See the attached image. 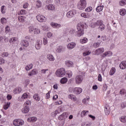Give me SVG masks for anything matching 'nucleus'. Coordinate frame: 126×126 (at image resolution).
<instances>
[{
	"label": "nucleus",
	"instance_id": "nucleus-1",
	"mask_svg": "<svg viewBox=\"0 0 126 126\" xmlns=\"http://www.w3.org/2000/svg\"><path fill=\"white\" fill-rule=\"evenodd\" d=\"M84 26L83 25L78 24L77 25V31H75V30L71 29L69 33L72 36H77V37H81L83 34H84Z\"/></svg>",
	"mask_w": 126,
	"mask_h": 126
},
{
	"label": "nucleus",
	"instance_id": "nucleus-2",
	"mask_svg": "<svg viewBox=\"0 0 126 126\" xmlns=\"http://www.w3.org/2000/svg\"><path fill=\"white\" fill-rule=\"evenodd\" d=\"M57 76L58 77H63L65 75V70L63 68L58 69L55 72Z\"/></svg>",
	"mask_w": 126,
	"mask_h": 126
},
{
	"label": "nucleus",
	"instance_id": "nucleus-3",
	"mask_svg": "<svg viewBox=\"0 0 126 126\" xmlns=\"http://www.w3.org/2000/svg\"><path fill=\"white\" fill-rule=\"evenodd\" d=\"M36 19L39 22H46V20H47L45 16L40 14L36 16Z\"/></svg>",
	"mask_w": 126,
	"mask_h": 126
},
{
	"label": "nucleus",
	"instance_id": "nucleus-4",
	"mask_svg": "<svg viewBox=\"0 0 126 126\" xmlns=\"http://www.w3.org/2000/svg\"><path fill=\"white\" fill-rule=\"evenodd\" d=\"M13 124L14 126H20L24 125V121H23V120H21L20 119H16L14 120Z\"/></svg>",
	"mask_w": 126,
	"mask_h": 126
},
{
	"label": "nucleus",
	"instance_id": "nucleus-5",
	"mask_svg": "<svg viewBox=\"0 0 126 126\" xmlns=\"http://www.w3.org/2000/svg\"><path fill=\"white\" fill-rule=\"evenodd\" d=\"M76 84H80L83 80V76L81 75H78L76 76L75 79Z\"/></svg>",
	"mask_w": 126,
	"mask_h": 126
},
{
	"label": "nucleus",
	"instance_id": "nucleus-6",
	"mask_svg": "<svg viewBox=\"0 0 126 126\" xmlns=\"http://www.w3.org/2000/svg\"><path fill=\"white\" fill-rule=\"evenodd\" d=\"M67 117H68V113L67 112H64L59 117L58 119L60 121H64L65 119H66Z\"/></svg>",
	"mask_w": 126,
	"mask_h": 126
},
{
	"label": "nucleus",
	"instance_id": "nucleus-7",
	"mask_svg": "<svg viewBox=\"0 0 126 126\" xmlns=\"http://www.w3.org/2000/svg\"><path fill=\"white\" fill-rule=\"evenodd\" d=\"M42 45H43V42H42V40H37L35 45L36 50H40V49H41V47H42Z\"/></svg>",
	"mask_w": 126,
	"mask_h": 126
},
{
	"label": "nucleus",
	"instance_id": "nucleus-8",
	"mask_svg": "<svg viewBox=\"0 0 126 126\" xmlns=\"http://www.w3.org/2000/svg\"><path fill=\"white\" fill-rule=\"evenodd\" d=\"M104 51L105 49H104V48H98L95 51L94 55H97L98 56L101 54H103V53H104Z\"/></svg>",
	"mask_w": 126,
	"mask_h": 126
},
{
	"label": "nucleus",
	"instance_id": "nucleus-9",
	"mask_svg": "<svg viewBox=\"0 0 126 126\" xmlns=\"http://www.w3.org/2000/svg\"><path fill=\"white\" fill-rule=\"evenodd\" d=\"M104 112L105 113V115L108 116V115L110 114V106L108 104H106L104 106Z\"/></svg>",
	"mask_w": 126,
	"mask_h": 126
},
{
	"label": "nucleus",
	"instance_id": "nucleus-10",
	"mask_svg": "<svg viewBox=\"0 0 126 126\" xmlns=\"http://www.w3.org/2000/svg\"><path fill=\"white\" fill-rule=\"evenodd\" d=\"M75 46H76V44L74 42H71L67 45V48L69 50H72V49L74 48L75 47Z\"/></svg>",
	"mask_w": 126,
	"mask_h": 126
},
{
	"label": "nucleus",
	"instance_id": "nucleus-11",
	"mask_svg": "<svg viewBox=\"0 0 126 126\" xmlns=\"http://www.w3.org/2000/svg\"><path fill=\"white\" fill-rule=\"evenodd\" d=\"M73 92L75 94H80L82 92V89L81 88H74Z\"/></svg>",
	"mask_w": 126,
	"mask_h": 126
},
{
	"label": "nucleus",
	"instance_id": "nucleus-12",
	"mask_svg": "<svg viewBox=\"0 0 126 126\" xmlns=\"http://www.w3.org/2000/svg\"><path fill=\"white\" fill-rule=\"evenodd\" d=\"M30 110V108H29V106H25L24 108L22 109V112L23 114H27Z\"/></svg>",
	"mask_w": 126,
	"mask_h": 126
},
{
	"label": "nucleus",
	"instance_id": "nucleus-13",
	"mask_svg": "<svg viewBox=\"0 0 126 126\" xmlns=\"http://www.w3.org/2000/svg\"><path fill=\"white\" fill-rule=\"evenodd\" d=\"M22 91V89L21 87H18L15 88L13 92L14 94H19Z\"/></svg>",
	"mask_w": 126,
	"mask_h": 126
},
{
	"label": "nucleus",
	"instance_id": "nucleus-14",
	"mask_svg": "<svg viewBox=\"0 0 126 126\" xmlns=\"http://www.w3.org/2000/svg\"><path fill=\"white\" fill-rule=\"evenodd\" d=\"M111 54H112V53L110 51H107L101 55V57L102 59H104L105 57H110V56H111Z\"/></svg>",
	"mask_w": 126,
	"mask_h": 126
},
{
	"label": "nucleus",
	"instance_id": "nucleus-15",
	"mask_svg": "<svg viewBox=\"0 0 126 126\" xmlns=\"http://www.w3.org/2000/svg\"><path fill=\"white\" fill-rule=\"evenodd\" d=\"M120 67L121 69H125L126 68V61L121 62L120 64Z\"/></svg>",
	"mask_w": 126,
	"mask_h": 126
},
{
	"label": "nucleus",
	"instance_id": "nucleus-16",
	"mask_svg": "<svg viewBox=\"0 0 126 126\" xmlns=\"http://www.w3.org/2000/svg\"><path fill=\"white\" fill-rule=\"evenodd\" d=\"M73 15H74L73 11H70L66 14V16L68 18H71V17H73Z\"/></svg>",
	"mask_w": 126,
	"mask_h": 126
},
{
	"label": "nucleus",
	"instance_id": "nucleus-17",
	"mask_svg": "<svg viewBox=\"0 0 126 126\" xmlns=\"http://www.w3.org/2000/svg\"><path fill=\"white\" fill-rule=\"evenodd\" d=\"M101 24V21H96L95 22H93V26H91L92 28H94L96 26H99V25Z\"/></svg>",
	"mask_w": 126,
	"mask_h": 126
},
{
	"label": "nucleus",
	"instance_id": "nucleus-18",
	"mask_svg": "<svg viewBox=\"0 0 126 126\" xmlns=\"http://www.w3.org/2000/svg\"><path fill=\"white\" fill-rule=\"evenodd\" d=\"M38 74V72L36 69H33L31 72L28 73V75L30 76H32V75H36Z\"/></svg>",
	"mask_w": 126,
	"mask_h": 126
},
{
	"label": "nucleus",
	"instance_id": "nucleus-19",
	"mask_svg": "<svg viewBox=\"0 0 126 126\" xmlns=\"http://www.w3.org/2000/svg\"><path fill=\"white\" fill-rule=\"evenodd\" d=\"M28 122H30V123H35L36 121H37V118L36 117H31L30 118H28Z\"/></svg>",
	"mask_w": 126,
	"mask_h": 126
},
{
	"label": "nucleus",
	"instance_id": "nucleus-20",
	"mask_svg": "<svg viewBox=\"0 0 126 126\" xmlns=\"http://www.w3.org/2000/svg\"><path fill=\"white\" fill-rule=\"evenodd\" d=\"M47 58L49 61H50V62H54L55 61V57L52 55L48 54L47 56Z\"/></svg>",
	"mask_w": 126,
	"mask_h": 126
},
{
	"label": "nucleus",
	"instance_id": "nucleus-21",
	"mask_svg": "<svg viewBox=\"0 0 126 126\" xmlns=\"http://www.w3.org/2000/svg\"><path fill=\"white\" fill-rule=\"evenodd\" d=\"M56 51L57 53H62L63 51V47L62 46H59L56 48Z\"/></svg>",
	"mask_w": 126,
	"mask_h": 126
},
{
	"label": "nucleus",
	"instance_id": "nucleus-22",
	"mask_svg": "<svg viewBox=\"0 0 126 126\" xmlns=\"http://www.w3.org/2000/svg\"><path fill=\"white\" fill-rule=\"evenodd\" d=\"M46 8H47L48 10H54V9H55V6L52 4H49L46 5Z\"/></svg>",
	"mask_w": 126,
	"mask_h": 126
},
{
	"label": "nucleus",
	"instance_id": "nucleus-23",
	"mask_svg": "<svg viewBox=\"0 0 126 126\" xmlns=\"http://www.w3.org/2000/svg\"><path fill=\"white\" fill-rule=\"evenodd\" d=\"M16 41H17V38L12 37L9 40V43H10V44H14Z\"/></svg>",
	"mask_w": 126,
	"mask_h": 126
},
{
	"label": "nucleus",
	"instance_id": "nucleus-24",
	"mask_svg": "<svg viewBox=\"0 0 126 126\" xmlns=\"http://www.w3.org/2000/svg\"><path fill=\"white\" fill-rule=\"evenodd\" d=\"M33 98L34 100L37 101L38 102L40 100V95H39L38 94H35L33 96Z\"/></svg>",
	"mask_w": 126,
	"mask_h": 126
},
{
	"label": "nucleus",
	"instance_id": "nucleus-25",
	"mask_svg": "<svg viewBox=\"0 0 126 126\" xmlns=\"http://www.w3.org/2000/svg\"><path fill=\"white\" fill-rule=\"evenodd\" d=\"M22 45L24 47H28V46H29V43L27 40H23V41H22Z\"/></svg>",
	"mask_w": 126,
	"mask_h": 126
},
{
	"label": "nucleus",
	"instance_id": "nucleus-26",
	"mask_svg": "<svg viewBox=\"0 0 126 126\" xmlns=\"http://www.w3.org/2000/svg\"><path fill=\"white\" fill-rule=\"evenodd\" d=\"M68 98L69 99H71V100H72V101H74V102H75V101H76V96L73 95V94H69L68 96Z\"/></svg>",
	"mask_w": 126,
	"mask_h": 126
},
{
	"label": "nucleus",
	"instance_id": "nucleus-27",
	"mask_svg": "<svg viewBox=\"0 0 126 126\" xmlns=\"http://www.w3.org/2000/svg\"><path fill=\"white\" fill-rule=\"evenodd\" d=\"M51 25L52 26V27H53V28H59V27H61V24L55 23H51Z\"/></svg>",
	"mask_w": 126,
	"mask_h": 126
},
{
	"label": "nucleus",
	"instance_id": "nucleus-28",
	"mask_svg": "<svg viewBox=\"0 0 126 126\" xmlns=\"http://www.w3.org/2000/svg\"><path fill=\"white\" fill-rule=\"evenodd\" d=\"M126 10L125 9H121L120 10V14L122 15V16H124L126 15Z\"/></svg>",
	"mask_w": 126,
	"mask_h": 126
},
{
	"label": "nucleus",
	"instance_id": "nucleus-29",
	"mask_svg": "<svg viewBox=\"0 0 126 126\" xmlns=\"http://www.w3.org/2000/svg\"><path fill=\"white\" fill-rule=\"evenodd\" d=\"M67 82V78H63L60 80V83L62 84H65V83H66Z\"/></svg>",
	"mask_w": 126,
	"mask_h": 126
},
{
	"label": "nucleus",
	"instance_id": "nucleus-30",
	"mask_svg": "<svg viewBox=\"0 0 126 126\" xmlns=\"http://www.w3.org/2000/svg\"><path fill=\"white\" fill-rule=\"evenodd\" d=\"M65 64L66 65V66H73V63H72V62L71 61H67L65 63Z\"/></svg>",
	"mask_w": 126,
	"mask_h": 126
},
{
	"label": "nucleus",
	"instance_id": "nucleus-31",
	"mask_svg": "<svg viewBox=\"0 0 126 126\" xmlns=\"http://www.w3.org/2000/svg\"><path fill=\"white\" fill-rule=\"evenodd\" d=\"M103 8L104 6H98L96 7V10L97 12H100V11H102V10H103Z\"/></svg>",
	"mask_w": 126,
	"mask_h": 126
},
{
	"label": "nucleus",
	"instance_id": "nucleus-32",
	"mask_svg": "<svg viewBox=\"0 0 126 126\" xmlns=\"http://www.w3.org/2000/svg\"><path fill=\"white\" fill-rule=\"evenodd\" d=\"M87 42H88V39L86 37H84L80 40V43H81V44H85L86 43H87Z\"/></svg>",
	"mask_w": 126,
	"mask_h": 126
},
{
	"label": "nucleus",
	"instance_id": "nucleus-33",
	"mask_svg": "<svg viewBox=\"0 0 126 126\" xmlns=\"http://www.w3.org/2000/svg\"><path fill=\"white\" fill-rule=\"evenodd\" d=\"M99 29L101 31H103V30H105V25L102 24V23L101 22L99 25Z\"/></svg>",
	"mask_w": 126,
	"mask_h": 126
},
{
	"label": "nucleus",
	"instance_id": "nucleus-34",
	"mask_svg": "<svg viewBox=\"0 0 126 126\" xmlns=\"http://www.w3.org/2000/svg\"><path fill=\"white\" fill-rule=\"evenodd\" d=\"M6 10V7L4 5H2L1 7V13L4 14L5 13V11Z\"/></svg>",
	"mask_w": 126,
	"mask_h": 126
},
{
	"label": "nucleus",
	"instance_id": "nucleus-35",
	"mask_svg": "<svg viewBox=\"0 0 126 126\" xmlns=\"http://www.w3.org/2000/svg\"><path fill=\"white\" fill-rule=\"evenodd\" d=\"M115 72H116V68L113 67L109 72L110 75H114L115 74Z\"/></svg>",
	"mask_w": 126,
	"mask_h": 126
},
{
	"label": "nucleus",
	"instance_id": "nucleus-36",
	"mask_svg": "<svg viewBox=\"0 0 126 126\" xmlns=\"http://www.w3.org/2000/svg\"><path fill=\"white\" fill-rule=\"evenodd\" d=\"M18 19L20 22H23L25 19V17H24V16H19L18 17Z\"/></svg>",
	"mask_w": 126,
	"mask_h": 126
},
{
	"label": "nucleus",
	"instance_id": "nucleus-37",
	"mask_svg": "<svg viewBox=\"0 0 126 126\" xmlns=\"http://www.w3.org/2000/svg\"><path fill=\"white\" fill-rule=\"evenodd\" d=\"M88 113H89V111L83 110L81 113V117H85V116H87Z\"/></svg>",
	"mask_w": 126,
	"mask_h": 126
},
{
	"label": "nucleus",
	"instance_id": "nucleus-38",
	"mask_svg": "<svg viewBox=\"0 0 126 126\" xmlns=\"http://www.w3.org/2000/svg\"><path fill=\"white\" fill-rule=\"evenodd\" d=\"M89 100H90V98L88 97V98H86L83 99V103L84 104H88V102H89Z\"/></svg>",
	"mask_w": 126,
	"mask_h": 126
},
{
	"label": "nucleus",
	"instance_id": "nucleus-39",
	"mask_svg": "<svg viewBox=\"0 0 126 126\" xmlns=\"http://www.w3.org/2000/svg\"><path fill=\"white\" fill-rule=\"evenodd\" d=\"M32 67H33V65L32 64H30L29 65H28L27 66H26L25 67V69L28 71V70H30V69H31L32 68Z\"/></svg>",
	"mask_w": 126,
	"mask_h": 126
},
{
	"label": "nucleus",
	"instance_id": "nucleus-40",
	"mask_svg": "<svg viewBox=\"0 0 126 126\" xmlns=\"http://www.w3.org/2000/svg\"><path fill=\"white\" fill-rule=\"evenodd\" d=\"M85 6H84L83 5H82L81 4H80L78 5V8L80 9V10H83V9H84L85 8Z\"/></svg>",
	"mask_w": 126,
	"mask_h": 126
},
{
	"label": "nucleus",
	"instance_id": "nucleus-41",
	"mask_svg": "<svg viewBox=\"0 0 126 126\" xmlns=\"http://www.w3.org/2000/svg\"><path fill=\"white\" fill-rule=\"evenodd\" d=\"M122 123H126V116H122L120 119Z\"/></svg>",
	"mask_w": 126,
	"mask_h": 126
},
{
	"label": "nucleus",
	"instance_id": "nucleus-42",
	"mask_svg": "<svg viewBox=\"0 0 126 126\" xmlns=\"http://www.w3.org/2000/svg\"><path fill=\"white\" fill-rule=\"evenodd\" d=\"M80 4H82V5L86 7V4H87L86 0H80Z\"/></svg>",
	"mask_w": 126,
	"mask_h": 126
},
{
	"label": "nucleus",
	"instance_id": "nucleus-43",
	"mask_svg": "<svg viewBox=\"0 0 126 126\" xmlns=\"http://www.w3.org/2000/svg\"><path fill=\"white\" fill-rule=\"evenodd\" d=\"M120 5H126V0H121L119 2Z\"/></svg>",
	"mask_w": 126,
	"mask_h": 126
},
{
	"label": "nucleus",
	"instance_id": "nucleus-44",
	"mask_svg": "<svg viewBox=\"0 0 126 126\" xmlns=\"http://www.w3.org/2000/svg\"><path fill=\"white\" fill-rule=\"evenodd\" d=\"M10 105V102H8L6 103L3 106V108L4 109V110H7Z\"/></svg>",
	"mask_w": 126,
	"mask_h": 126
},
{
	"label": "nucleus",
	"instance_id": "nucleus-45",
	"mask_svg": "<svg viewBox=\"0 0 126 126\" xmlns=\"http://www.w3.org/2000/svg\"><path fill=\"white\" fill-rule=\"evenodd\" d=\"M0 22L2 24H5L7 22L6 19L5 18H2L0 20Z\"/></svg>",
	"mask_w": 126,
	"mask_h": 126
},
{
	"label": "nucleus",
	"instance_id": "nucleus-46",
	"mask_svg": "<svg viewBox=\"0 0 126 126\" xmlns=\"http://www.w3.org/2000/svg\"><path fill=\"white\" fill-rule=\"evenodd\" d=\"M41 33V31L38 29H34V34H40Z\"/></svg>",
	"mask_w": 126,
	"mask_h": 126
},
{
	"label": "nucleus",
	"instance_id": "nucleus-47",
	"mask_svg": "<svg viewBox=\"0 0 126 126\" xmlns=\"http://www.w3.org/2000/svg\"><path fill=\"white\" fill-rule=\"evenodd\" d=\"M91 54V52L90 51H86L83 53V56L84 57H86V56H88Z\"/></svg>",
	"mask_w": 126,
	"mask_h": 126
},
{
	"label": "nucleus",
	"instance_id": "nucleus-48",
	"mask_svg": "<svg viewBox=\"0 0 126 126\" xmlns=\"http://www.w3.org/2000/svg\"><path fill=\"white\" fill-rule=\"evenodd\" d=\"M67 75L68 76V77H71V76H72V72H71V71L70 70H68L67 71V73H66Z\"/></svg>",
	"mask_w": 126,
	"mask_h": 126
},
{
	"label": "nucleus",
	"instance_id": "nucleus-49",
	"mask_svg": "<svg viewBox=\"0 0 126 126\" xmlns=\"http://www.w3.org/2000/svg\"><path fill=\"white\" fill-rule=\"evenodd\" d=\"M36 6L38 8H39V7H41V6H42V3L41 2V1H37Z\"/></svg>",
	"mask_w": 126,
	"mask_h": 126
},
{
	"label": "nucleus",
	"instance_id": "nucleus-50",
	"mask_svg": "<svg viewBox=\"0 0 126 126\" xmlns=\"http://www.w3.org/2000/svg\"><path fill=\"white\" fill-rule=\"evenodd\" d=\"M92 7H88V8H86L85 9L86 12H90V11H92Z\"/></svg>",
	"mask_w": 126,
	"mask_h": 126
},
{
	"label": "nucleus",
	"instance_id": "nucleus-51",
	"mask_svg": "<svg viewBox=\"0 0 126 126\" xmlns=\"http://www.w3.org/2000/svg\"><path fill=\"white\" fill-rule=\"evenodd\" d=\"M5 33H8L10 31V29L9 28V26H7L5 28Z\"/></svg>",
	"mask_w": 126,
	"mask_h": 126
},
{
	"label": "nucleus",
	"instance_id": "nucleus-52",
	"mask_svg": "<svg viewBox=\"0 0 126 126\" xmlns=\"http://www.w3.org/2000/svg\"><path fill=\"white\" fill-rule=\"evenodd\" d=\"M81 16L82 17H84V18H88L87 14L86 13H82V14H81Z\"/></svg>",
	"mask_w": 126,
	"mask_h": 126
},
{
	"label": "nucleus",
	"instance_id": "nucleus-53",
	"mask_svg": "<svg viewBox=\"0 0 126 126\" xmlns=\"http://www.w3.org/2000/svg\"><path fill=\"white\" fill-rule=\"evenodd\" d=\"M49 70L48 69H43L41 70V73H43V74H45L47 71H48Z\"/></svg>",
	"mask_w": 126,
	"mask_h": 126
},
{
	"label": "nucleus",
	"instance_id": "nucleus-54",
	"mask_svg": "<svg viewBox=\"0 0 126 126\" xmlns=\"http://www.w3.org/2000/svg\"><path fill=\"white\" fill-rule=\"evenodd\" d=\"M43 44L44 45H47L48 44V39L47 37L43 38Z\"/></svg>",
	"mask_w": 126,
	"mask_h": 126
},
{
	"label": "nucleus",
	"instance_id": "nucleus-55",
	"mask_svg": "<svg viewBox=\"0 0 126 126\" xmlns=\"http://www.w3.org/2000/svg\"><path fill=\"white\" fill-rule=\"evenodd\" d=\"M35 29L33 27H30L29 28V31L30 33H32V32H33V31H34Z\"/></svg>",
	"mask_w": 126,
	"mask_h": 126
},
{
	"label": "nucleus",
	"instance_id": "nucleus-56",
	"mask_svg": "<svg viewBox=\"0 0 126 126\" xmlns=\"http://www.w3.org/2000/svg\"><path fill=\"white\" fill-rule=\"evenodd\" d=\"M25 106H27L28 107L29 105H31V102L30 100H28L25 102Z\"/></svg>",
	"mask_w": 126,
	"mask_h": 126
},
{
	"label": "nucleus",
	"instance_id": "nucleus-57",
	"mask_svg": "<svg viewBox=\"0 0 126 126\" xmlns=\"http://www.w3.org/2000/svg\"><path fill=\"white\" fill-rule=\"evenodd\" d=\"M26 40H31L32 41V40H33V38H32V35L31 36H27L25 37Z\"/></svg>",
	"mask_w": 126,
	"mask_h": 126
},
{
	"label": "nucleus",
	"instance_id": "nucleus-58",
	"mask_svg": "<svg viewBox=\"0 0 126 126\" xmlns=\"http://www.w3.org/2000/svg\"><path fill=\"white\" fill-rule=\"evenodd\" d=\"M28 97L27 94H24L22 96V99H26Z\"/></svg>",
	"mask_w": 126,
	"mask_h": 126
},
{
	"label": "nucleus",
	"instance_id": "nucleus-59",
	"mask_svg": "<svg viewBox=\"0 0 126 126\" xmlns=\"http://www.w3.org/2000/svg\"><path fill=\"white\" fill-rule=\"evenodd\" d=\"M107 85L106 84H103L102 89L104 91H106L107 90Z\"/></svg>",
	"mask_w": 126,
	"mask_h": 126
},
{
	"label": "nucleus",
	"instance_id": "nucleus-60",
	"mask_svg": "<svg viewBox=\"0 0 126 126\" xmlns=\"http://www.w3.org/2000/svg\"><path fill=\"white\" fill-rule=\"evenodd\" d=\"M48 26L45 25V26H43L42 27V29L43 30H44V31H46V30H48Z\"/></svg>",
	"mask_w": 126,
	"mask_h": 126
},
{
	"label": "nucleus",
	"instance_id": "nucleus-61",
	"mask_svg": "<svg viewBox=\"0 0 126 126\" xmlns=\"http://www.w3.org/2000/svg\"><path fill=\"white\" fill-rule=\"evenodd\" d=\"M126 102H123L122 103H121V108H122V109L126 108Z\"/></svg>",
	"mask_w": 126,
	"mask_h": 126
},
{
	"label": "nucleus",
	"instance_id": "nucleus-62",
	"mask_svg": "<svg viewBox=\"0 0 126 126\" xmlns=\"http://www.w3.org/2000/svg\"><path fill=\"white\" fill-rule=\"evenodd\" d=\"M94 46L95 48H98V47H99V46H100V43L97 42V43H94Z\"/></svg>",
	"mask_w": 126,
	"mask_h": 126
},
{
	"label": "nucleus",
	"instance_id": "nucleus-63",
	"mask_svg": "<svg viewBox=\"0 0 126 126\" xmlns=\"http://www.w3.org/2000/svg\"><path fill=\"white\" fill-rule=\"evenodd\" d=\"M98 81H102V76L99 74L98 76Z\"/></svg>",
	"mask_w": 126,
	"mask_h": 126
},
{
	"label": "nucleus",
	"instance_id": "nucleus-64",
	"mask_svg": "<svg viewBox=\"0 0 126 126\" xmlns=\"http://www.w3.org/2000/svg\"><path fill=\"white\" fill-rule=\"evenodd\" d=\"M91 126V124L87 122H86L84 124V126Z\"/></svg>",
	"mask_w": 126,
	"mask_h": 126
}]
</instances>
